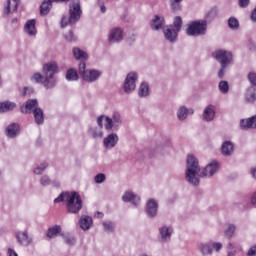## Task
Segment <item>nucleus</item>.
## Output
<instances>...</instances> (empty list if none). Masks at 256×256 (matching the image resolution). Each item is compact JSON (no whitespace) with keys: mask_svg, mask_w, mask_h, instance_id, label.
I'll list each match as a JSON object with an SVG mask.
<instances>
[{"mask_svg":"<svg viewBox=\"0 0 256 256\" xmlns=\"http://www.w3.org/2000/svg\"><path fill=\"white\" fill-rule=\"evenodd\" d=\"M173 236V227L169 225H162L158 228V239L160 243H169Z\"/></svg>","mask_w":256,"mask_h":256,"instance_id":"f8f14e48","label":"nucleus"},{"mask_svg":"<svg viewBox=\"0 0 256 256\" xmlns=\"http://www.w3.org/2000/svg\"><path fill=\"white\" fill-rule=\"evenodd\" d=\"M35 109H39V101L37 99H29L26 101L25 105L20 107L21 113L24 115H29L35 111Z\"/></svg>","mask_w":256,"mask_h":256,"instance_id":"dca6fc26","label":"nucleus"},{"mask_svg":"<svg viewBox=\"0 0 256 256\" xmlns=\"http://www.w3.org/2000/svg\"><path fill=\"white\" fill-rule=\"evenodd\" d=\"M101 13H105L107 11V8L105 5L100 6Z\"/></svg>","mask_w":256,"mask_h":256,"instance_id":"774afa93","label":"nucleus"},{"mask_svg":"<svg viewBox=\"0 0 256 256\" xmlns=\"http://www.w3.org/2000/svg\"><path fill=\"white\" fill-rule=\"evenodd\" d=\"M51 7L52 4L47 2V0H45L42 5L40 6V13L41 15H48L49 11H51Z\"/></svg>","mask_w":256,"mask_h":256,"instance_id":"4c0bfd02","label":"nucleus"},{"mask_svg":"<svg viewBox=\"0 0 256 256\" xmlns=\"http://www.w3.org/2000/svg\"><path fill=\"white\" fill-rule=\"evenodd\" d=\"M8 255L9 256H19V255H17V252H15V250H13L11 248L8 249Z\"/></svg>","mask_w":256,"mask_h":256,"instance_id":"680f3d73","label":"nucleus"},{"mask_svg":"<svg viewBox=\"0 0 256 256\" xmlns=\"http://www.w3.org/2000/svg\"><path fill=\"white\" fill-rule=\"evenodd\" d=\"M79 75L82 77L83 81H86V83H95V81H98L99 77L103 75V72L95 69L87 70V64L81 62L79 64Z\"/></svg>","mask_w":256,"mask_h":256,"instance_id":"0eeeda50","label":"nucleus"},{"mask_svg":"<svg viewBox=\"0 0 256 256\" xmlns=\"http://www.w3.org/2000/svg\"><path fill=\"white\" fill-rule=\"evenodd\" d=\"M198 251L202 256L213 255V248L211 247V241L198 243Z\"/></svg>","mask_w":256,"mask_h":256,"instance_id":"aec40b11","label":"nucleus"},{"mask_svg":"<svg viewBox=\"0 0 256 256\" xmlns=\"http://www.w3.org/2000/svg\"><path fill=\"white\" fill-rule=\"evenodd\" d=\"M123 41V30L121 28H113L108 34V43L115 44Z\"/></svg>","mask_w":256,"mask_h":256,"instance_id":"f3484780","label":"nucleus"},{"mask_svg":"<svg viewBox=\"0 0 256 256\" xmlns=\"http://www.w3.org/2000/svg\"><path fill=\"white\" fill-rule=\"evenodd\" d=\"M149 83L146 81L142 82L138 88V96L141 98L149 97Z\"/></svg>","mask_w":256,"mask_h":256,"instance_id":"cd10ccee","label":"nucleus"},{"mask_svg":"<svg viewBox=\"0 0 256 256\" xmlns=\"http://www.w3.org/2000/svg\"><path fill=\"white\" fill-rule=\"evenodd\" d=\"M16 239L17 243H19L22 247H29V245L33 243V238L29 236V232H27V230L17 232Z\"/></svg>","mask_w":256,"mask_h":256,"instance_id":"2eb2a0df","label":"nucleus"},{"mask_svg":"<svg viewBox=\"0 0 256 256\" xmlns=\"http://www.w3.org/2000/svg\"><path fill=\"white\" fill-rule=\"evenodd\" d=\"M150 25L153 31H159L160 29H163V26L165 25V18L163 16L155 15L152 18Z\"/></svg>","mask_w":256,"mask_h":256,"instance_id":"412c9836","label":"nucleus"},{"mask_svg":"<svg viewBox=\"0 0 256 256\" xmlns=\"http://www.w3.org/2000/svg\"><path fill=\"white\" fill-rule=\"evenodd\" d=\"M24 31L27 35L35 36L37 35V28H35V20H28L24 26Z\"/></svg>","mask_w":256,"mask_h":256,"instance_id":"bb28decb","label":"nucleus"},{"mask_svg":"<svg viewBox=\"0 0 256 256\" xmlns=\"http://www.w3.org/2000/svg\"><path fill=\"white\" fill-rule=\"evenodd\" d=\"M19 133V124L12 123L6 128V135L13 139Z\"/></svg>","mask_w":256,"mask_h":256,"instance_id":"c85d7f7f","label":"nucleus"},{"mask_svg":"<svg viewBox=\"0 0 256 256\" xmlns=\"http://www.w3.org/2000/svg\"><path fill=\"white\" fill-rule=\"evenodd\" d=\"M235 231H237V226L235 224H228L224 230V235L227 237V239H233Z\"/></svg>","mask_w":256,"mask_h":256,"instance_id":"7c9ffc66","label":"nucleus"},{"mask_svg":"<svg viewBox=\"0 0 256 256\" xmlns=\"http://www.w3.org/2000/svg\"><path fill=\"white\" fill-rule=\"evenodd\" d=\"M48 167H49V163L47 162H42L40 165H37L34 168L35 175H43V173H45V169H47Z\"/></svg>","mask_w":256,"mask_h":256,"instance_id":"e433bc0d","label":"nucleus"},{"mask_svg":"<svg viewBox=\"0 0 256 256\" xmlns=\"http://www.w3.org/2000/svg\"><path fill=\"white\" fill-rule=\"evenodd\" d=\"M69 17L62 16L61 18V28L65 29L67 25H75L81 15H83V10H81V2L79 0H72L69 6Z\"/></svg>","mask_w":256,"mask_h":256,"instance_id":"20e7f679","label":"nucleus"},{"mask_svg":"<svg viewBox=\"0 0 256 256\" xmlns=\"http://www.w3.org/2000/svg\"><path fill=\"white\" fill-rule=\"evenodd\" d=\"M105 179H106V176H105V174H103V173H99V174H97V175L94 177V181H95V183H97V184L104 183Z\"/></svg>","mask_w":256,"mask_h":256,"instance_id":"3c124183","label":"nucleus"},{"mask_svg":"<svg viewBox=\"0 0 256 256\" xmlns=\"http://www.w3.org/2000/svg\"><path fill=\"white\" fill-rule=\"evenodd\" d=\"M212 57L220 64L218 79H223V77H225L227 67L233 63V53L225 49H219L212 53Z\"/></svg>","mask_w":256,"mask_h":256,"instance_id":"f03ea898","label":"nucleus"},{"mask_svg":"<svg viewBox=\"0 0 256 256\" xmlns=\"http://www.w3.org/2000/svg\"><path fill=\"white\" fill-rule=\"evenodd\" d=\"M11 5H13V9H17L19 7V0H8V11H11Z\"/></svg>","mask_w":256,"mask_h":256,"instance_id":"5fc2aeb1","label":"nucleus"},{"mask_svg":"<svg viewBox=\"0 0 256 256\" xmlns=\"http://www.w3.org/2000/svg\"><path fill=\"white\" fill-rule=\"evenodd\" d=\"M181 3H183V0H170L172 11H181Z\"/></svg>","mask_w":256,"mask_h":256,"instance_id":"79ce46f5","label":"nucleus"},{"mask_svg":"<svg viewBox=\"0 0 256 256\" xmlns=\"http://www.w3.org/2000/svg\"><path fill=\"white\" fill-rule=\"evenodd\" d=\"M44 75H41V73H35L30 77V80L32 83H43Z\"/></svg>","mask_w":256,"mask_h":256,"instance_id":"37998d69","label":"nucleus"},{"mask_svg":"<svg viewBox=\"0 0 256 256\" xmlns=\"http://www.w3.org/2000/svg\"><path fill=\"white\" fill-rule=\"evenodd\" d=\"M237 254L236 250H230L227 252V256H235Z\"/></svg>","mask_w":256,"mask_h":256,"instance_id":"0e129e2a","label":"nucleus"},{"mask_svg":"<svg viewBox=\"0 0 256 256\" xmlns=\"http://www.w3.org/2000/svg\"><path fill=\"white\" fill-rule=\"evenodd\" d=\"M146 215L152 219L157 217V212L159 211V204L155 199H149L146 203Z\"/></svg>","mask_w":256,"mask_h":256,"instance_id":"a211bd4d","label":"nucleus"},{"mask_svg":"<svg viewBox=\"0 0 256 256\" xmlns=\"http://www.w3.org/2000/svg\"><path fill=\"white\" fill-rule=\"evenodd\" d=\"M211 248H212L213 251H215L216 253H219V252L221 251V249H223V243L211 241Z\"/></svg>","mask_w":256,"mask_h":256,"instance_id":"49530a36","label":"nucleus"},{"mask_svg":"<svg viewBox=\"0 0 256 256\" xmlns=\"http://www.w3.org/2000/svg\"><path fill=\"white\" fill-rule=\"evenodd\" d=\"M245 99L248 101V103H253V101H256V88H248L245 93Z\"/></svg>","mask_w":256,"mask_h":256,"instance_id":"2f4dec72","label":"nucleus"},{"mask_svg":"<svg viewBox=\"0 0 256 256\" xmlns=\"http://www.w3.org/2000/svg\"><path fill=\"white\" fill-rule=\"evenodd\" d=\"M103 121L104 129L108 132L118 131L119 127H121V123H123V120H121V114H119V112H114L112 117L104 115Z\"/></svg>","mask_w":256,"mask_h":256,"instance_id":"1a4fd4ad","label":"nucleus"},{"mask_svg":"<svg viewBox=\"0 0 256 256\" xmlns=\"http://www.w3.org/2000/svg\"><path fill=\"white\" fill-rule=\"evenodd\" d=\"M17 109V104L15 102H1L0 103V113H8V111H13Z\"/></svg>","mask_w":256,"mask_h":256,"instance_id":"a878e982","label":"nucleus"},{"mask_svg":"<svg viewBox=\"0 0 256 256\" xmlns=\"http://www.w3.org/2000/svg\"><path fill=\"white\" fill-rule=\"evenodd\" d=\"M217 15H219V9H217V7L214 6L205 13L204 19L207 23V21H213V19H215Z\"/></svg>","mask_w":256,"mask_h":256,"instance_id":"c756f323","label":"nucleus"},{"mask_svg":"<svg viewBox=\"0 0 256 256\" xmlns=\"http://www.w3.org/2000/svg\"><path fill=\"white\" fill-rule=\"evenodd\" d=\"M59 233H61V226L56 225L48 229L47 237H49V239H53V237H57Z\"/></svg>","mask_w":256,"mask_h":256,"instance_id":"c9c22d12","label":"nucleus"},{"mask_svg":"<svg viewBox=\"0 0 256 256\" xmlns=\"http://www.w3.org/2000/svg\"><path fill=\"white\" fill-rule=\"evenodd\" d=\"M219 171V162L212 161L201 171L199 160L189 154L186 158L185 181L192 187H199L201 177H213Z\"/></svg>","mask_w":256,"mask_h":256,"instance_id":"f257e3e1","label":"nucleus"},{"mask_svg":"<svg viewBox=\"0 0 256 256\" xmlns=\"http://www.w3.org/2000/svg\"><path fill=\"white\" fill-rule=\"evenodd\" d=\"M207 33V20H196L188 24L186 34L189 37H199Z\"/></svg>","mask_w":256,"mask_h":256,"instance_id":"6e6552de","label":"nucleus"},{"mask_svg":"<svg viewBox=\"0 0 256 256\" xmlns=\"http://www.w3.org/2000/svg\"><path fill=\"white\" fill-rule=\"evenodd\" d=\"M247 78H248V81L251 83V85L256 87V73L255 72L248 73Z\"/></svg>","mask_w":256,"mask_h":256,"instance_id":"8fccbe9b","label":"nucleus"},{"mask_svg":"<svg viewBox=\"0 0 256 256\" xmlns=\"http://www.w3.org/2000/svg\"><path fill=\"white\" fill-rule=\"evenodd\" d=\"M247 256H256V245L252 246L247 252Z\"/></svg>","mask_w":256,"mask_h":256,"instance_id":"4d7b16f0","label":"nucleus"},{"mask_svg":"<svg viewBox=\"0 0 256 256\" xmlns=\"http://www.w3.org/2000/svg\"><path fill=\"white\" fill-rule=\"evenodd\" d=\"M181 27H183V19H181V16H176L174 18L173 25L168 26L164 30V37L166 41L169 43H175L179 32L181 31Z\"/></svg>","mask_w":256,"mask_h":256,"instance_id":"423d86ee","label":"nucleus"},{"mask_svg":"<svg viewBox=\"0 0 256 256\" xmlns=\"http://www.w3.org/2000/svg\"><path fill=\"white\" fill-rule=\"evenodd\" d=\"M40 185H42V187H48V185H51V178L48 175H43L40 178Z\"/></svg>","mask_w":256,"mask_h":256,"instance_id":"a18cd8bd","label":"nucleus"},{"mask_svg":"<svg viewBox=\"0 0 256 256\" xmlns=\"http://www.w3.org/2000/svg\"><path fill=\"white\" fill-rule=\"evenodd\" d=\"M59 66L57 62H50L43 66V75L42 85L45 89H54L57 87V77L55 74L58 73Z\"/></svg>","mask_w":256,"mask_h":256,"instance_id":"7ed1b4c3","label":"nucleus"},{"mask_svg":"<svg viewBox=\"0 0 256 256\" xmlns=\"http://www.w3.org/2000/svg\"><path fill=\"white\" fill-rule=\"evenodd\" d=\"M234 150L235 146L233 145V142L225 141L222 143L221 153L222 155H224V157H230V155H233Z\"/></svg>","mask_w":256,"mask_h":256,"instance_id":"5701e85b","label":"nucleus"},{"mask_svg":"<svg viewBox=\"0 0 256 256\" xmlns=\"http://www.w3.org/2000/svg\"><path fill=\"white\" fill-rule=\"evenodd\" d=\"M66 209L68 213L77 215L83 209V200L77 192L66 194Z\"/></svg>","mask_w":256,"mask_h":256,"instance_id":"39448f33","label":"nucleus"},{"mask_svg":"<svg viewBox=\"0 0 256 256\" xmlns=\"http://www.w3.org/2000/svg\"><path fill=\"white\" fill-rule=\"evenodd\" d=\"M103 119H105V115H100L97 117L96 123L98 125L94 127H90L88 129V135L92 137V139H102L103 137Z\"/></svg>","mask_w":256,"mask_h":256,"instance_id":"9b49d317","label":"nucleus"},{"mask_svg":"<svg viewBox=\"0 0 256 256\" xmlns=\"http://www.w3.org/2000/svg\"><path fill=\"white\" fill-rule=\"evenodd\" d=\"M9 0L7 1V5H6V13H14V11H16L17 9H13V4H10V11H9Z\"/></svg>","mask_w":256,"mask_h":256,"instance_id":"bf43d9fd","label":"nucleus"},{"mask_svg":"<svg viewBox=\"0 0 256 256\" xmlns=\"http://www.w3.org/2000/svg\"><path fill=\"white\" fill-rule=\"evenodd\" d=\"M240 127H242V129H249L251 128V118L248 119H242L240 121Z\"/></svg>","mask_w":256,"mask_h":256,"instance_id":"09e8293b","label":"nucleus"},{"mask_svg":"<svg viewBox=\"0 0 256 256\" xmlns=\"http://www.w3.org/2000/svg\"><path fill=\"white\" fill-rule=\"evenodd\" d=\"M79 74L77 73V70L70 68L66 72V81H78Z\"/></svg>","mask_w":256,"mask_h":256,"instance_id":"72a5a7b5","label":"nucleus"},{"mask_svg":"<svg viewBox=\"0 0 256 256\" xmlns=\"http://www.w3.org/2000/svg\"><path fill=\"white\" fill-rule=\"evenodd\" d=\"M79 225L83 231H89L93 225V218L91 216L82 215L79 220Z\"/></svg>","mask_w":256,"mask_h":256,"instance_id":"4be33fe9","label":"nucleus"},{"mask_svg":"<svg viewBox=\"0 0 256 256\" xmlns=\"http://www.w3.org/2000/svg\"><path fill=\"white\" fill-rule=\"evenodd\" d=\"M122 201H124V203H131L134 207H137L139 203H141V198L133 191H127L122 196Z\"/></svg>","mask_w":256,"mask_h":256,"instance_id":"6ab92c4d","label":"nucleus"},{"mask_svg":"<svg viewBox=\"0 0 256 256\" xmlns=\"http://www.w3.org/2000/svg\"><path fill=\"white\" fill-rule=\"evenodd\" d=\"M62 238L64 240V243H66V245H69L70 247H73L77 244V238H75V236H71L69 234H62Z\"/></svg>","mask_w":256,"mask_h":256,"instance_id":"f704fd0d","label":"nucleus"},{"mask_svg":"<svg viewBox=\"0 0 256 256\" xmlns=\"http://www.w3.org/2000/svg\"><path fill=\"white\" fill-rule=\"evenodd\" d=\"M250 121H251V129H256V115L255 116H252L250 118Z\"/></svg>","mask_w":256,"mask_h":256,"instance_id":"052dcab7","label":"nucleus"},{"mask_svg":"<svg viewBox=\"0 0 256 256\" xmlns=\"http://www.w3.org/2000/svg\"><path fill=\"white\" fill-rule=\"evenodd\" d=\"M219 91L222 92L224 95L229 93V82L222 80L218 84Z\"/></svg>","mask_w":256,"mask_h":256,"instance_id":"ea45409f","label":"nucleus"},{"mask_svg":"<svg viewBox=\"0 0 256 256\" xmlns=\"http://www.w3.org/2000/svg\"><path fill=\"white\" fill-rule=\"evenodd\" d=\"M32 113L36 125H43L45 123V112H43V109L35 108Z\"/></svg>","mask_w":256,"mask_h":256,"instance_id":"b1692460","label":"nucleus"},{"mask_svg":"<svg viewBox=\"0 0 256 256\" xmlns=\"http://www.w3.org/2000/svg\"><path fill=\"white\" fill-rule=\"evenodd\" d=\"M250 19H251L252 23H256V6H255V8L252 10V12H251Z\"/></svg>","mask_w":256,"mask_h":256,"instance_id":"13d9d810","label":"nucleus"},{"mask_svg":"<svg viewBox=\"0 0 256 256\" xmlns=\"http://www.w3.org/2000/svg\"><path fill=\"white\" fill-rule=\"evenodd\" d=\"M52 185H53V187H56V188L61 187V183H60L59 181H57V180H54V181L52 182Z\"/></svg>","mask_w":256,"mask_h":256,"instance_id":"e2e57ef3","label":"nucleus"},{"mask_svg":"<svg viewBox=\"0 0 256 256\" xmlns=\"http://www.w3.org/2000/svg\"><path fill=\"white\" fill-rule=\"evenodd\" d=\"M34 91L35 90L32 87H24L22 95L23 97H27V95H33Z\"/></svg>","mask_w":256,"mask_h":256,"instance_id":"603ef678","label":"nucleus"},{"mask_svg":"<svg viewBox=\"0 0 256 256\" xmlns=\"http://www.w3.org/2000/svg\"><path fill=\"white\" fill-rule=\"evenodd\" d=\"M249 3H251V0H238V5L241 9H247Z\"/></svg>","mask_w":256,"mask_h":256,"instance_id":"864d4df0","label":"nucleus"},{"mask_svg":"<svg viewBox=\"0 0 256 256\" xmlns=\"http://www.w3.org/2000/svg\"><path fill=\"white\" fill-rule=\"evenodd\" d=\"M228 27L232 29V31H237V29H239V20L235 17H230L228 19Z\"/></svg>","mask_w":256,"mask_h":256,"instance_id":"58836bf2","label":"nucleus"},{"mask_svg":"<svg viewBox=\"0 0 256 256\" xmlns=\"http://www.w3.org/2000/svg\"><path fill=\"white\" fill-rule=\"evenodd\" d=\"M215 115H217V107L213 104H209L203 110L202 119L206 121V123H211V121L215 119Z\"/></svg>","mask_w":256,"mask_h":256,"instance_id":"4468645a","label":"nucleus"},{"mask_svg":"<svg viewBox=\"0 0 256 256\" xmlns=\"http://www.w3.org/2000/svg\"><path fill=\"white\" fill-rule=\"evenodd\" d=\"M67 195H71L69 192L61 193L56 199H54V203H61L63 201H67Z\"/></svg>","mask_w":256,"mask_h":256,"instance_id":"de8ad7c7","label":"nucleus"},{"mask_svg":"<svg viewBox=\"0 0 256 256\" xmlns=\"http://www.w3.org/2000/svg\"><path fill=\"white\" fill-rule=\"evenodd\" d=\"M102 225L104 227V231L107 233H113V231H115V224L113 221H105L102 223Z\"/></svg>","mask_w":256,"mask_h":256,"instance_id":"a19ab883","label":"nucleus"},{"mask_svg":"<svg viewBox=\"0 0 256 256\" xmlns=\"http://www.w3.org/2000/svg\"><path fill=\"white\" fill-rule=\"evenodd\" d=\"M137 79H139V74L137 72H130L127 74L124 84L123 91L130 95L137 88Z\"/></svg>","mask_w":256,"mask_h":256,"instance_id":"9d476101","label":"nucleus"},{"mask_svg":"<svg viewBox=\"0 0 256 256\" xmlns=\"http://www.w3.org/2000/svg\"><path fill=\"white\" fill-rule=\"evenodd\" d=\"M64 38L68 43H75V41H77V37L75 34H73V31H69L67 34H65Z\"/></svg>","mask_w":256,"mask_h":256,"instance_id":"c03bdc74","label":"nucleus"},{"mask_svg":"<svg viewBox=\"0 0 256 256\" xmlns=\"http://www.w3.org/2000/svg\"><path fill=\"white\" fill-rule=\"evenodd\" d=\"M127 41L130 45H133V43L137 41V34L133 33L130 36H128Z\"/></svg>","mask_w":256,"mask_h":256,"instance_id":"6e6d98bb","label":"nucleus"},{"mask_svg":"<svg viewBox=\"0 0 256 256\" xmlns=\"http://www.w3.org/2000/svg\"><path fill=\"white\" fill-rule=\"evenodd\" d=\"M227 249L228 251H235V249L233 248V243L229 242Z\"/></svg>","mask_w":256,"mask_h":256,"instance_id":"338daca9","label":"nucleus"},{"mask_svg":"<svg viewBox=\"0 0 256 256\" xmlns=\"http://www.w3.org/2000/svg\"><path fill=\"white\" fill-rule=\"evenodd\" d=\"M189 112L194 113V111L189 110L187 106H181L176 113L178 121H185V119L189 117Z\"/></svg>","mask_w":256,"mask_h":256,"instance_id":"393cba45","label":"nucleus"},{"mask_svg":"<svg viewBox=\"0 0 256 256\" xmlns=\"http://www.w3.org/2000/svg\"><path fill=\"white\" fill-rule=\"evenodd\" d=\"M119 143V136L117 133H110L103 139V147L107 149V151H111V149H115L117 144Z\"/></svg>","mask_w":256,"mask_h":256,"instance_id":"ddd939ff","label":"nucleus"},{"mask_svg":"<svg viewBox=\"0 0 256 256\" xmlns=\"http://www.w3.org/2000/svg\"><path fill=\"white\" fill-rule=\"evenodd\" d=\"M73 55L77 61H85L87 59V54L80 48H73Z\"/></svg>","mask_w":256,"mask_h":256,"instance_id":"473e14b6","label":"nucleus"},{"mask_svg":"<svg viewBox=\"0 0 256 256\" xmlns=\"http://www.w3.org/2000/svg\"><path fill=\"white\" fill-rule=\"evenodd\" d=\"M251 175L254 177V179H256V166L251 169Z\"/></svg>","mask_w":256,"mask_h":256,"instance_id":"69168bd1","label":"nucleus"}]
</instances>
